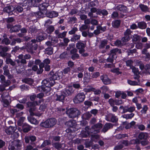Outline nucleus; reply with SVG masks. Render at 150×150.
<instances>
[{"label": "nucleus", "mask_w": 150, "mask_h": 150, "mask_svg": "<svg viewBox=\"0 0 150 150\" xmlns=\"http://www.w3.org/2000/svg\"><path fill=\"white\" fill-rule=\"evenodd\" d=\"M56 79V75H54L49 78H47L43 80L42 82V85L40 87L41 91L46 93L50 92L51 90L50 87L54 84V80Z\"/></svg>", "instance_id": "f257e3e1"}, {"label": "nucleus", "mask_w": 150, "mask_h": 150, "mask_svg": "<svg viewBox=\"0 0 150 150\" xmlns=\"http://www.w3.org/2000/svg\"><path fill=\"white\" fill-rule=\"evenodd\" d=\"M57 120L54 118H50L46 120L40 124L41 127L45 128H49L53 127L56 123Z\"/></svg>", "instance_id": "f03ea898"}, {"label": "nucleus", "mask_w": 150, "mask_h": 150, "mask_svg": "<svg viewBox=\"0 0 150 150\" xmlns=\"http://www.w3.org/2000/svg\"><path fill=\"white\" fill-rule=\"evenodd\" d=\"M66 113L69 117L74 118L79 115L80 112L76 108H71L67 110Z\"/></svg>", "instance_id": "7ed1b4c3"}, {"label": "nucleus", "mask_w": 150, "mask_h": 150, "mask_svg": "<svg viewBox=\"0 0 150 150\" xmlns=\"http://www.w3.org/2000/svg\"><path fill=\"white\" fill-rule=\"evenodd\" d=\"M85 96L83 92L78 93L74 98L73 102L75 103H80L84 101L85 98Z\"/></svg>", "instance_id": "20e7f679"}, {"label": "nucleus", "mask_w": 150, "mask_h": 150, "mask_svg": "<svg viewBox=\"0 0 150 150\" xmlns=\"http://www.w3.org/2000/svg\"><path fill=\"white\" fill-rule=\"evenodd\" d=\"M103 127V125L100 123H97L92 126L90 131L92 133L97 134L99 132Z\"/></svg>", "instance_id": "39448f33"}, {"label": "nucleus", "mask_w": 150, "mask_h": 150, "mask_svg": "<svg viewBox=\"0 0 150 150\" xmlns=\"http://www.w3.org/2000/svg\"><path fill=\"white\" fill-rule=\"evenodd\" d=\"M86 44L83 43V41H78L76 44V47L79 50V53L82 54L85 52L84 48L86 47Z\"/></svg>", "instance_id": "423d86ee"}, {"label": "nucleus", "mask_w": 150, "mask_h": 150, "mask_svg": "<svg viewBox=\"0 0 150 150\" xmlns=\"http://www.w3.org/2000/svg\"><path fill=\"white\" fill-rule=\"evenodd\" d=\"M132 33L129 29H127L124 33V36L122 38L121 40L123 42L128 41L130 39L131 34Z\"/></svg>", "instance_id": "0eeeda50"}, {"label": "nucleus", "mask_w": 150, "mask_h": 150, "mask_svg": "<svg viewBox=\"0 0 150 150\" xmlns=\"http://www.w3.org/2000/svg\"><path fill=\"white\" fill-rule=\"evenodd\" d=\"M28 107L30 108L29 112L31 115L33 113V112L35 110L36 106L38 105V102L36 101L33 102H28L27 103Z\"/></svg>", "instance_id": "6e6552de"}, {"label": "nucleus", "mask_w": 150, "mask_h": 150, "mask_svg": "<svg viewBox=\"0 0 150 150\" xmlns=\"http://www.w3.org/2000/svg\"><path fill=\"white\" fill-rule=\"evenodd\" d=\"M120 109L122 110V113H124L127 112H132L134 111L135 109L134 106L129 107L128 106H121L120 107Z\"/></svg>", "instance_id": "1a4fd4ad"}, {"label": "nucleus", "mask_w": 150, "mask_h": 150, "mask_svg": "<svg viewBox=\"0 0 150 150\" xmlns=\"http://www.w3.org/2000/svg\"><path fill=\"white\" fill-rule=\"evenodd\" d=\"M36 140V137L34 135H30L26 136L25 138V142L26 143H29L30 141V144L34 145H35V144L34 142H35Z\"/></svg>", "instance_id": "9d476101"}, {"label": "nucleus", "mask_w": 150, "mask_h": 150, "mask_svg": "<svg viewBox=\"0 0 150 150\" xmlns=\"http://www.w3.org/2000/svg\"><path fill=\"white\" fill-rule=\"evenodd\" d=\"M18 58L20 59H21V63L26 64L27 63V61L26 59H30L31 56L29 54H26L25 55L21 54L18 56Z\"/></svg>", "instance_id": "9b49d317"}, {"label": "nucleus", "mask_w": 150, "mask_h": 150, "mask_svg": "<svg viewBox=\"0 0 150 150\" xmlns=\"http://www.w3.org/2000/svg\"><path fill=\"white\" fill-rule=\"evenodd\" d=\"M56 96L57 97L55 99L56 100L62 102H64L65 98L66 97L63 91L58 93L56 95Z\"/></svg>", "instance_id": "f8f14e48"}, {"label": "nucleus", "mask_w": 150, "mask_h": 150, "mask_svg": "<svg viewBox=\"0 0 150 150\" xmlns=\"http://www.w3.org/2000/svg\"><path fill=\"white\" fill-rule=\"evenodd\" d=\"M100 79L102 80L103 83L105 85L110 84L111 83V80L110 79L108 76L106 74H104L100 77Z\"/></svg>", "instance_id": "ddd939ff"}, {"label": "nucleus", "mask_w": 150, "mask_h": 150, "mask_svg": "<svg viewBox=\"0 0 150 150\" xmlns=\"http://www.w3.org/2000/svg\"><path fill=\"white\" fill-rule=\"evenodd\" d=\"M74 91L72 87H67L65 90L63 91L66 96H71L74 93Z\"/></svg>", "instance_id": "4468645a"}, {"label": "nucleus", "mask_w": 150, "mask_h": 150, "mask_svg": "<svg viewBox=\"0 0 150 150\" xmlns=\"http://www.w3.org/2000/svg\"><path fill=\"white\" fill-rule=\"evenodd\" d=\"M15 8L12 6L6 7L3 9L4 12L8 13L9 15H11L14 13V11Z\"/></svg>", "instance_id": "2eb2a0df"}, {"label": "nucleus", "mask_w": 150, "mask_h": 150, "mask_svg": "<svg viewBox=\"0 0 150 150\" xmlns=\"http://www.w3.org/2000/svg\"><path fill=\"white\" fill-rule=\"evenodd\" d=\"M16 106L18 109L14 108L11 110V112L12 114H15L18 111H19L20 110H21L24 108V107L23 105L20 104H17Z\"/></svg>", "instance_id": "dca6fc26"}, {"label": "nucleus", "mask_w": 150, "mask_h": 150, "mask_svg": "<svg viewBox=\"0 0 150 150\" xmlns=\"http://www.w3.org/2000/svg\"><path fill=\"white\" fill-rule=\"evenodd\" d=\"M90 129L88 126L86 127L85 130L82 131L81 133V135L83 137H86L88 136L90 134Z\"/></svg>", "instance_id": "f3484780"}, {"label": "nucleus", "mask_w": 150, "mask_h": 150, "mask_svg": "<svg viewBox=\"0 0 150 150\" xmlns=\"http://www.w3.org/2000/svg\"><path fill=\"white\" fill-rule=\"evenodd\" d=\"M34 45L33 44L30 42L27 44L25 47V49L27 50V51L29 52H32L34 50H35L36 48L34 47Z\"/></svg>", "instance_id": "a211bd4d"}, {"label": "nucleus", "mask_w": 150, "mask_h": 150, "mask_svg": "<svg viewBox=\"0 0 150 150\" xmlns=\"http://www.w3.org/2000/svg\"><path fill=\"white\" fill-rule=\"evenodd\" d=\"M49 5V0H46L45 2L40 5L39 8L40 10H44L46 9Z\"/></svg>", "instance_id": "6ab92c4d"}, {"label": "nucleus", "mask_w": 150, "mask_h": 150, "mask_svg": "<svg viewBox=\"0 0 150 150\" xmlns=\"http://www.w3.org/2000/svg\"><path fill=\"white\" fill-rule=\"evenodd\" d=\"M16 127L10 126L5 130V132L8 134L10 135L16 131Z\"/></svg>", "instance_id": "aec40b11"}, {"label": "nucleus", "mask_w": 150, "mask_h": 150, "mask_svg": "<svg viewBox=\"0 0 150 150\" xmlns=\"http://www.w3.org/2000/svg\"><path fill=\"white\" fill-rule=\"evenodd\" d=\"M113 126V125L112 124L110 123H106L104 125L103 129L102 130V131L104 133H105L109 129L112 128Z\"/></svg>", "instance_id": "412c9836"}, {"label": "nucleus", "mask_w": 150, "mask_h": 150, "mask_svg": "<svg viewBox=\"0 0 150 150\" xmlns=\"http://www.w3.org/2000/svg\"><path fill=\"white\" fill-rule=\"evenodd\" d=\"M32 69L34 71H37V73L38 74H40L42 73L43 71L42 67H40V66H39V68H38V66L36 65H34L32 67Z\"/></svg>", "instance_id": "4be33fe9"}, {"label": "nucleus", "mask_w": 150, "mask_h": 150, "mask_svg": "<svg viewBox=\"0 0 150 150\" xmlns=\"http://www.w3.org/2000/svg\"><path fill=\"white\" fill-rule=\"evenodd\" d=\"M81 37V35H80L74 34L71 38L70 40L72 42H78V41H80V39Z\"/></svg>", "instance_id": "5701e85b"}, {"label": "nucleus", "mask_w": 150, "mask_h": 150, "mask_svg": "<svg viewBox=\"0 0 150 150\" xmlns=\"http://www.w3.org/2000/svg\"><path fill=\"white\" fill-rule=\"evenodd\" d=\"M21 26L20 25H15L14 26L11 28L10 30V33H12L13 32H18L21 29Z\"/></svg>", "instance_id": "b1692460"}, {"label": "nucleus", "mask_w": 150, "mask_h": 150, "mask_svg": "<svg viewBox=\"0 0 150 150\" xmlns=\"http://www.w3.org/2000/svg\"><path fill=\"white\" fill-rule=\"evenodd\" d=\"M121 52V50L117 48L111 50L110 51V55H113V56L116 57V55L117 54H120Z\"/></svg>", "instance_id": "393cba45"}, {"label": "nucleus", "mask_w": 150, "mask_h": 150, "mask_svg": "<svg viewBox=\"0 0 150 150\" xmlns=\"http://www.w3.org/2000/svg\"><path fill=\"white\" fill-rule=\"evenodd\" d=\"M90 77V75L89 73L87 72H85L84 74V77L83 78L84 82L87 83H89L91 79Z\"/></svg>", "instance_id": "a878e982"}, {"label": "nucleus", "mask_w": 150, "mask_h": 150, "mask_svg": "<svg viewBox=\"0 0 150 150\" xmlns=\"http://www.w3.org/2000/svg\"><path fill=\"white\" fill-rule=\"evenodd\" d=\"M42 0H29L28 4L30 6L37 7L38 6V4Z\"/></svg>", "instance_id": "bb28decb"}, {"label": "nucleus", "mask_w": 150, "mask_h": 150, "mask_svg": "<svg viewBox=\"0 0 150 150\" xmlns=\"http://www.w3.org/2000/svg\"><path fill=\"white\" fill-rule=\"evenodd\" d=\"M31 127L29 125L26 123L23 124L22 126V129L24 132L26 133L30 131Z\"/></svg>", "instance_id": "cd10ccee"}, {"label": "nucleus", "mask_w": 150, "mask_h": 150, "mask_svg": "<svg viewBox=\"0 0 150 150\" xmlns=\"http://www.w3.org/2000/svg\"><path fill=\"white\" fill-rule=\"evenodd\" d=\"M16 146V148L17 150L20 149L21 148L22 143V142L19 140H15L13 142Z\"/></svg>", "instance_id": "c85d7f7f"}, {"label": "nucleus", "mask_w": 150, "mask_h": 150, "mask_svg": "<svg viewBox=\"0 0 150 150\" xmlns=\"http://www.w3.org/2000/svg\"><path fill=\"white\" fill-rule=\"evenodd\" d=\"M58 16V13L55 11H52L48 13L47 15V17L50 18H53L56 17Z\"/></svg>", "instance_id": "c756f323"}, {"label": "nucleus", "mask_w": 150, "mask_h": 150, "mask_svg": "<svg viewBox=\"0 0 150 150\" xmlns=\"http://www.w3.org/2000/svg\"><path fill=\"white\" fill-rule=\"evenodd\" d=\"M11 57H7L6 59V62L7 64H10L12 66H14L16 65L15 62L13 61L11 58Z\"/></svg>", "instance_id": "7c9ffc66"}, {"label": "nucleus", "mask_w": 150, "mask_h": 150, "mask_svg": "<svg viewBox=\"0 0 150 150\" xmlns=\"http://www.w3.org/2000/svg\"><path fill=\"white\" fill-rule=\"evenodd\" d=\"M50 60L49 59H45L43 60V62L40 64L39 66H40V67H42L43 69L45 66L49 65L50 64Z\"/></svg>", "instance_id": "2f4dec72"}, {"label": "nucleus", "mask_w": 150, "mask_h": 150, "mask_svg": "<svg viewBox=\"0 0 150 150\" xmlns=\"http://www.w3.org/2000/svg\"><path fill=\"white\" fill-rule=\"evenodd\" d=\"M139 7L141 10L144 12H149V8L146 5L143 4H140L139 5Z\"/></svg>", "instance_id": "473e14b6"}, {"label": "nucleus", "mask_w": 150, "mask_h": 150, "mask_svg": "<svg viewBox=\"0 0 150 150\" xmlns=\"http://www.w3.org/2000/svg\"><path fill=\"white\" fill-rule=\"evenodd\" d=\"M116 9L120 11L121 13H124L126 12L127 8L123 5H119L116 7Z\"/></svg>", "instance_id": "72a5a7b5"}, {"label": "nucleus", "mask_w": 150, "mask_h": 150, "mask_svg": "<svg viewBox=\"0 0 150 150\" xmlns=\"http://www.w3.org/2000/svg\"><path fill=\"white\" fill-rule=\"evenodd\" d=\"M22 81L23 82L25 83L28 84L30 85H31L33 83V80L31 78H26L22 79Z\"/></svg>", "instance_id": "f704fd0d"}, {"label": "nucleus", "mask_w": 150, "mask_h": 150, "mask_svg": "<svg viewBox=\"0 0 150 150\" xmlns=\"http://www.w3.org/2000/svg\"><path fill=\"white\" fill-rule=\"evenodd\" d=\"M138 137L140 139H145L148 137V135L147 133L142 132L139 134Z\"/></svg>", "instance_id": "c9c22d12"}, {"label": "nucleus", "mask_w": 150, "mask_h": 150, "mask_svg": "<svg viewBox=\"0 0 150 150\" xmlns=\"http://www.w3.org/2000/svg\"><path fill=\"white\" fill-rule=\"evenodd\" d=\"M108 43V41L106 40H102L100 42V44L99 45V48L100 49H103L105 48V46L107 45Z\"/></svg>", "instance_id": "e433bc0d"}, {"label": "nucleus", "mask_w": 150, "mask_h": 150, "mask_svg": "<svg viewBox=\"0 0 150 150\" xmlns=\"http://www.w3.org/2000/svg\"><path fill=\"white\" fill-rule=\"evenodd\" d=\"M15 9L14 11V13H21L22 11L23 10V8L20 6H15L14 7Z\"/></svg>", "instance_id": "4c0bfd02"}, {"label": "nucleus", "mask_w": 150, "mask_h": 150, "mask_svg": "<svg viewBox=\"0 0 150 150\" xmlns=\"http://www.w3.org/2000/svg\"><path fill=\"white\" fill-rule=\"evenodd\" d=\"M120 20H116L112 21V25L114 28H118L120 26Z\"/></svg>", "instance_id": "58836bf2"}, {"label": "nucleus", "mask_w": 150, "mask_h": 150, "mask_svg": "<svg viewBox=\"0 0 150 150\" xmlns=\"http://www.w3.org/2000/svg\"><path fill=\"white\" fill-rule=\"evenodd\" d=\"M76 123L75 120H71L67 122V125L69 127H71L74 126Z\"/></svg>", "instance_id": "ea45409f"}, {"label": "nucleus", "mask_w": 150, "mask_h": 150, "mask_svg": "<svg viewBox=\"0 0 150 150\" xmlns=\"http://www.w3.org/2000/svg\"><path fill=\"white\" fill-rule=\"evenodd\" d=\"M51 144V141L50 140L48 139L45 140L42 144L40 146L41 148H42L46 146L49 145Z\"/></svg>", "instance_id": "a19ab883"}, {"label": "nucleus", "mask_w": 150, "mask_h": 150, "mask_svg": "<svg viewBox=\"0 0 150 150\" xmlns=\"http://www.w3.org/2000/svg\"><path fill=\"white\" fill-rule=\"evenodd\" d=\"M45 36L43 34L40 35L38 36L36 38V40H37V41L40 42L43 40L47 38V35H45Z\"/></svg>", "instance_id": "79ce46f5"}, {"label": "nucleus", "mask_w": 150, "mask_h": 150, "mask_svg": "<svg viewBox=\"0 0 150 150\" xmlns=\"http://www.w3.org/2000/svg\"><path fill=\"white\" fill-rule=\"evenodd\" d=\"M28 31L30 33L35 34L38 32V30L35 26H32L30 27Z\"/></svg>", "instance_id": "37998d69"}, {"label": "nucleus", "mask_w": 150, "mask_h": 150, "mask_svg": "<svg viewBox=\"0 0 150 150\" xmlns=\"http://www.w3.org/2000/svg\"><path fill=\"white\" fill-rule=\"evenodd\" d=\"M138 27L142 29H144L146 27V24L144 22H139L138 23Z\"/></svg>", "instance_id": "c03bdc74"}, {"label": "nucleus", "mask_w": 150, "mask_h": 150, "mask_svg": "<svg viewBox=\"0 0 150 150\" xmlns=\"http://www.w3.org/2000/svg\"><path fill=\"white\" fill-rule=\"evenodd\" d=\"M101 14L103 16H107L108 14V11L105 9L101 10L99 9L98 11V14L100 15Z\"/></svg>", "instance_id": "a18cd8bd"}, {"label": "nucleus", "mask_w": 150, "mask_h": 150, "mask_svg": "<svg viewBox=\"0 0 150 150\" xmlns=\"http://www.w3.org/2000/svg\"><path fill=\"white\" fill-rule=\"evenodd\" d=\"M62 144L58 142L54 143L52 144L53 146L57 150H59L62 148Z\"/></svg>", "instance_id": "49530a36"}, {"label": "nucleus", "mask_w": 150, "mask_h": 150, "mask_svg": "<svg viewBox=\"0 0 150 150\" xmlns=\"http://www.w3.org/2000/svg\"><path fill=\"white\" fill-rule=\"evenodd\" d=\"M53 49L52 47H48L46 48L45 50V53L48 55H50L53 53Z\"/></svg>", "instance_id": "de8ad7c7"}, {"label": "nucleus", "mask_w": 150, "mask_h": 150, "mask_svg": "<svg viewBox=\"0 0 150 150\" xmlns=\"http://www.w3.org/2000/svg\"><path fill=\"white\" fill-rule=\"evenodd\" d=\"M28 119L29 121L33 124L36 125L38 123L37 120L33 117H28Z\"/></svg>", "instance_id": "09e8293b"}, {"label": "nucleus", "mask_w": 150, "mask_h": 150, "mask_svg": "<svg viewBox=\"0 0 150 150\" xmlns=\"http://www.w3.org/2000/svg\"><path fill=\"white\" fill-rule=\"evenodd\" d=\"M140 143L139 140L137 139H133L131 140L129 142L130 144H139Z\"/></svg>", "instance_id": "8fccbe9b"}, {"label": "nucleus", "mask_w": 150, "mask_h": 150, "mask_svg": "<svg viewBox=\"0 0 150 150\" xmlns=\"http://www.w3.org/2000/svg\"><path fill=\"white\" fill-rule=\"evenodd\" d=\"M0 55L1 56L3 57H5L6 59L8 57H11V55L10 54L3 51L0 52Z\"/></svg>", "instance_id": "3c124183"}, {"label": "nucleus", "mask_w": 150, "mask_h": 150, "mask_svg": "<svg viewBox=\"0 0 150 150\" xmlns=\"http://www.w3.org/2000/svg\"><path fill=\"white\" fill-rule=\"evenodd\" d=\"M134 115V114L133 113H131L129 114H127L123 115V117L126 119H131Z\"/></svg>", "instance_id": "603ef678"}, {"label": "nucleus", "mask_w": 150, "mask_h": 150, "mask_svg": "<svg viewBox=\"0 0 150 150\" xmlns=\"http://www.w3.org/2000/svg\"><path fill=\"white\" fill-rule=\"evenodd\" d=\"M71 71V69L69 67H67L64 68L63 70L62 73L64 74H69Z\"/></svg>", "instance_id": "864d4df0"}, {"label": "nucleus", "mask_w": 150, "mask_h": 150, "mask_svg": "<svg viewBox=\"0 0 150 150\" xmlns=\"http://www.w3.org/2000/svg\"><path fill=\"white\" fill-rule=\"evenodd\" d=\"M91 116L92 115L89 112H88L83 114L82 116V117L84 119L87 120L90 118Z\"/></svg>", "instance_id": "5fc2aeb1"}, {"label": "nucleus", "mask_w": 150, "mask_h": 150, "mask_svg": "<svg viewBox=\"0 0 150 150\" xmlns=\"http://www.w3.org/2000/svg\"><path fill=\"white\" fill-rule=\"evenodd\" d=\"M54 27L51 25L47 28L46 30V31L48 33L51 34L54 31Z\"/></svg>", "instance_id": "6e6d98bb"}, {"label": "nucleus", "mask_w": 150, "mask_h": 150, "mask_svg": "<svg viewBox=\"0 0 150 150\" xmlns=\"http://www.w3.org/2000/svg\"><path fill=\"white\" fill-rule=\"evenodd\" d=\"M25 119V118L24 117H21L20 118L18 122V125L19 126H21L23 124V122Z\"/></svg>", "instance_id": "4d7b16f0"}, {"label": "nucleus", "mask_w": 150, "mask_h": 150, "mask_svg": "<svg viewBox=\"0 0 150 150\" xmlns=\"http://www.w3.org/2000/svg\"><path fill=\"white\" fill-rule=\"evenodd\" d=\"M16 147L13 143V142L11 143L9 145L8 148L9 150H18Z\"/></svg>", "instance_id": "13d9d810"}, {"label": "nucleus", "mask_w": 150, "mask_h": 150, "mask_svg": "<svg viewBox=\"0 0 150 150\" xmlns=\"http://www.w3.org/2000/svg\"><path fill=\"white\" fill-rule=\"evenodd\" d=\"M148 109L147 106L145 105L143 106L142 110L141 111V113L142 114H146Z\"/></svg>", "instance_id": "bf43d9fd"}, {"label": "nucleus", "mask_w": 150, "mask_h": 150, "mask_svg": "<svg viewBox=\"0 0 150 150\" xmlns=\"http://www.w3.org/2000/svg\"><path fill=\"white\" fill-rule=\"evenodd\" d=\"M78 30V29L76 27H74L72 28L71 30L69 32V34L70 35H74L76 32Z\"/></svg>", "instance_id": "052dcab7"}, {"label": "nucleus", "mask_w": 150, "mask_h": 150, "mask_svg": "<svg viewBox=\"0 0 150 150\" xmlns=\"http://www.w3.org/2000/svg\"><path fill=\"white\" fill-rule=\"evenodd\" d=\"M2 42L3 44L8 45L10 43V41L8 38H4L2 41Z\"/></svg>", "instance_id": "680f3d73"}, {"label": "nucleus", "mask_w": 150, "mask_h": 150, "mask_svg": "<svg viewBox=\"0 0 150 150\" xmlns=\"http://www.w3.org/2000/svg\"><path fill=\"white\" fill-rule=\"evenodd\" d=\"M140 39V36L136 34L133 35L132 37V40L134 41H137Z\"/></svg>", "instance_id": "e2e57ef3"}, {"label": "nucleus", "mask_w": 150, "mask_h": 150, "mask_svg": "<svg viewBox=\"0 0 150 150\" xmlns=\"http://www.w3.org/2000/svg\"><path fill=\"white\" fill-rule=\"evenodd\" d=\"M92 141L96 142L97 140L99 139V137L98 135H94L92 136Z\"/></svg>", "instance_id": "0e129e2a"}, {"label": "nucleus", "mask_w": 150, "mask_h": 150, "mask_svg": "<svg viewBox=\"0 0 150 150\" xmlns=\"http://www.w3.org/2000/svg\"><path fill=\"white\" fill-rule=\"evenodd\" d=\"M133 61L131 60H129L126 62V65L127 67H130V68L133 66H132Z\"/></svg>", "instance_id": "69168bd1"}, {"label": "nucleus", "mask_w": 150, "mask_h": 150, "mask_svg": "<svg viewBox=\"0 0 150 150\" xmlns=\"http://www.w3.org/2000/svg\"><path fill=\"white\" fill-rule=\"evenodd\" d=\"M137 63L142 70L144 68V66L141 61H138L137 62Z\"/></svg>", "instance_id": "338daca9"}, {"label": "nucleus", "mask_w": 150, "mask_h": 150, "mask_svg": "<svg viewBox=\"0 0 150 150\" xmlns=\"http://www.w3.org/2000/svg\"><path fill=\"white\" fill-rule=\"evenodd\" d=\"M123 147V146L122 144L117 145L114 148V150H120Z\"/></svg>", "instance_id": "774afa93"}]
</instances>
